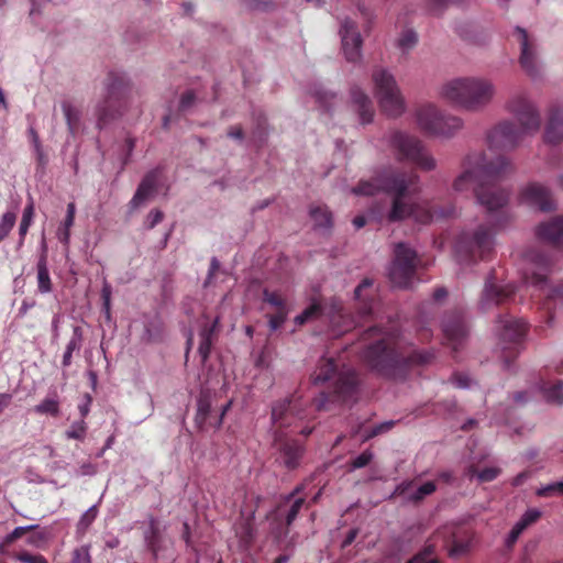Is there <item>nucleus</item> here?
Returning a JSON list of instances; mask_svg holds the SVG:
<instances>
[{"mask_svg": "<svg viewBox=\"0 0 563 563\" xmlns=\"http://www.w3.org/2000/svg\"><path fill=\"white\" fill-rule=\"evenodd\" d=\"M419 177L410 170H399L391 167L377 170L367 180H361L352 191L355 195L373 196L379 191L391 195L390 205H376L373 213L385 218L388 222H398L406 218H413L416 222L428 224L432 221L451 218L455 214L452 203L444 207L438 205L419 206L407 202V198L419 191Z\"/></svg>", "mask_w": 563, "mask_h": 563, "instance_id": "f257e3e1", "label": "nucleus"}, {"mask_svg": "<svg viewBox=\"0 0 563 563\" xmlns=\"http://www.w3.org/2000/svg\"><path fill=\"white\" fill-rule=\"evenodd\" d=\"M463 167L464 172L453 183L454 190L463 192L474 186L477 202L488 216H497L496 225L507 227L514 218L507 208L510 192L496 183L512 170L509 159L497 156L488 161L484 152H475L465 157Z\"/></svg>", "mask_w": 563, "mask_h": 563, "instance_id": "f03ea898", "label": "nucleus"}, {"mask_svg": "<svg viewBox=\"0 0 563 563\" xmlns=\"http://www.w3.org/2000/svg\"><path fill=\"white\" fill-rule=\"evenodd\" d=\"M361 341L362 360L377 374L388 378L404 377L409 368L431 363L434 354L426 350L405 351L394 332H384L374 325L364 331Z\"/></svg>", "mask_w": 563, "mask_h": 563, "instance_id": "7ed1b4c3", "label": "nucleus"}, {"mask_svg": "<svg viewBox=\"0 0 563 563\" xmlns=\"http://www.w3.org/2000/svg\"><path fill=\"white\" fill-rule=\"evenodd\" d=\"M302 397L297 393L277 401L272 407V422L274 427V446L278 452V460L289 470H296L305 453V446L296 439L288 437L284 431L290 428L291 433H300L308 437L314 427L299 428L298 422L308 418Z\"/></svg>", "mask_w": 563, "mask_h": 563, "instance_id": "20e7f679", "label": "nucleus"}, {"mask_svg": "<svg viewBox=\"0 0 563 563\" xmlns=\"http://www.w3.org/2000/svg\"><path fill=\"white\" fill-rule=\"evenodd\" d=\"M313 385H327L312 400L316 411H328L332 405L350 400L356 393L357 374L346 365L342 355L338 357L322 356L311 374Z\"/></svg>", "mask_w": 563, "mask_h": 563, "instance_id": "39448f33", "label": "nucleus"}, {"mask_svg": "<svg viewBox=\"0 0 563 563\" xmlns=\"http://www.w3.org/2000/svg\"><path fill=\"white\" fill-rule=\"evenodd\" d=\"M494 95V84L482 77L455 78L443 84L440 89L441 98L471 111L485 108Z\"/></svg>", "mask_w": 563, "mask_h": 563, "instance_id": "423d86ee", "label": "nucleus"}, {"mask_svg": "<svg viewBox=\"0 0 563 563\" xmlns=\"http://www.w3.org/2000/svg\"><path fill=\"white\" fill-rule=\"evenodd\" d=\"M490 217L493 218L490 225L479 224L474 230H465L459 234L454 243V253L460 263L475 264L490 258L495 247L493 228L500 229L496 225L497 216Z\"/></svg>", "mask_w": 563, "mask_h": 563, "instance_id": "0eeeda50", "label": "nucleus"}, {"mask_svg": "<svg viewBox=\"0 0 563 563\" xmlns=\"http://www.w3.org/2000/svg\"><path fill=\"white\" fill-rule=\"evenodd\" d=\"M526 258L533 266V269L531 273L525 274V280L545 292V300L542 303V308L547 310V322L551 324L556 308H563V282L554 288L548 289V273L552 266V260L545 253L532 249L526 253Z\"/></svg>", "mask_w": 563, "mask_h": 563, "instance_id": "6e6552de", "label": "nucleus"}, {"mask_svg": "<svg viewBox=\"0 0 563 563\" xmlns=\"http://www.w3.org/2000/svg\"><path fill=\"white\" fill-rule=\"evenodd\" d=\"M104 97L96 109L97 126L99 129L122 114L131 92V84L125 74L110 71L104 81Z\"/></svg>", "mask_w": 563, "mask_h": 563, "instance_id": "1a4fd4ad", "label": "nucleus"}, {"mask_svg": "<svg viewBox=\"0 0 563 563\" xmlns=\"http://www.w3.org/2000/svg\"><path fill=\"white\" fill-rule=\"evenodd\" d=\"M372 81L382 111L393 118L401 115L406 104L395 76L384 67H375L372 73Z\"/></svg>", "mask_w": 563, "mask_h": 563, "instance_id": "9d476101", "label": "nucleus"}, {"mask_svg": "<svg viewBox=\"0 0 563 563\" xmlns=\"http://www.w3.org/2000/svg\"><path fill=\"white\" fill-rule=\"evenodd\" d=\"M389 144L400 162H410L423 170L435 168V161L430 156L423 143L415 135L402 131H394Z\"/></svg>", "mask_w": 563, "mask_h": 563, "instance_id": "9b49d317", "label": "nucleus"}, {"mask_svg": "<svg viewBox=\"0 0 563 563\" xmlns=\"http://www.w3.org/2000/svg\"><path fill=\"white\" fill-rule=\"evenodd\" d=\"M417 121L424 133L434 136H452L463 125L459 117L443 114L433 104L420 107L417 111Z\"/></svg>", "mask_w": 563, "mask_h": 563, "instance_id": "f8f14e48", "label": "nucleus"}, {"mask_svg": "<svg viewBox=\"0 0 563 563\" xmlns=\"http://www.w3.org/2000/svg\"><path fill=\"white\" fill-rule=\"evenodd\" d=\"M497 323L501 357L505 366L509 367L519 354V346L526 335L527 325L522 320L509 316H499Z\"/></svg>", "mask_w": 563, "mask_h": 563, "instance_id": "ddd939ff", "label": "nucleus"}, {"mask_svg": "<svg viewBox=\"0 0 563 563\" xmlns=\"http://www.w3.org/2000/svg\"><path fill=\"white\" fill-rule=\"evenodd\" d=\"M394 261L389 269L391 284L399 288H409L413 284L417 268V253L406 243H398L394 250Z\"/></svg>", "mask_w": 563, "mask_h": 563, "instance_id": "4468645a", "label": "nucleus"}, {"mask_svg": "<svg viewBox=\"0 0 563 563\" xmlns=\"http://www.w3.org/2000/svg\"><path fill=\"white\" fill-rule=\"evenodd\" d=\"M506 109L511 113L521 130L530 135L536 134L541 126V117L537 107L523 93H517L509 98Z\"/></svg>", "mask_w": 563, "mask_h": 563, "instance_id": "2eb2a0df", "label": "nucleus"}, {"mask_svg": "<svg viewBox=\"0 0 563 563\" xmlns=\"http://www.w3.org/2000/svg\"><path fill=\"white\" fill-rule=\"evenodd\" d=\"M529 136L511 120H503L487 132V143L490 148L511 151L518 147Z\"/></svg>", "mask_w": 563, "mask_h": 563, "instance_id": "dca6fc26", "label": "nucleus"}, {"mask_svg": "<svg viewBox=\"0 0 563 563\" xmlns=\"http://www.w3.org/2000/svg\"><path fill=\"white\" fill-rule=\"evenodd\" d=\"M516 291L517 288L514 284H497L495 271H492L485 279L479 308L483 311H489L495 307L508 305L514 301Z\"/></svg>", "mask_w": 563, "mask_h": 563, "instance_id": "f3484780", "label": "nucleus"}, {"mask_svg": "<svg viewBox=\"0 0 563 563\" xmlns=\"http://www.w3.org/2000/svg\"><path fill=\"white\" fill-rule=\"evenodd\" d=\"M442 331L445 343L452 347L453 352H457L468 333L463 312L454 310L448 313L442 322Z\"/></svg>", "mask_w": 563, "mask_h": 563, "instance_id": "a211bd4d", "label": "nucleus"}, {"mask_svg": "<svg viewBox=\"0 0 563 563\" xmlns=\"http://www.w3.org/2000/svg\"><path fill=\"white\" fill-rule=\"evenodd\" d=\"M340 35L342 49L347 62L356 63L362 57L363 40L354 21L345 19L341 23Z\"/></svg>", "mask_w": 563, "mask_h": 563, "instance_id": "6ab92c4d", "label": "nucleus"}, {"mask_svg": "<svg viewBox=\"0 0 563 563\" xmlns=\"http://www.w3.org/2000/svg\"><path fill=\"white\" fill-rule=\"evenodd\" d=\"M520 200L530 207L541 211H551L555 208V202L551 191L537 183L529 184L520 194Z\"/></svg>", "mask_w": 563, "mask_h": 563, "instance_id": "aec40b11", "label": "nucleus"}, {"mask_svg": "<svg viewBox=\"0 0 563 563\" xmlns=\"http://www.w3.org/2000/svg\"><path fill=\"white\" fill-rule=\"evenodd\" d=\"M232 401H229L225 406H223L219 418H217L214 421H211L212 394L209 389H202L197 399V413L195 421L199 428H202L207 422H209V424L214 428H220L223 417L230 409Z\"/></svg>", "mask_w": 563, "mask_h": 563, "instance_id": "412c9836", "label": "nucleus"}, {"mask_svg": "<svg viewBox=\"0 0 563 563\" xmlns=\"http://www.w3.org/2000/svg\"><path fill=\"white\" fill-rule=\"evenodd\" d=\"M539 240L563 251V217H554L536 229Z\"/></svg>", "mask_w": 563, "mask_h": 563, "instance_id": "4be33fe9", "label": "nucleus"}, {"mask_svg": "<svg viewBox=\"0 0 563 563\" xmlns=\"http://www.w3.org/2000/svg\"><path fill=\"white\" fill-rule=\"evenodd\" d=\"M515 35L520 44V65L523 70L531 77L537 76V56L534 44L530 41L527 31L522 27L517 26Z\"/></svg>", "mask_w": 563, "mask_h": 563, "instance_id": "5701e85b", "label": "nucleus"}, {"mask_svg": "<svg viewBox=\"0 0 563 563\" xmlns=\"http://www.w3.org/2000/svg\"><path fill=\"white\" fill-rule=\"evenodd\" d=\"M161 176V169L155 168L148 172L140 183L133 198L130 201V206L133 209L139 208L150 197H152L157 188V183Z\"/></svg>", "mask_w": 563, "mask_h": 563, "instance_id": "b1692460", "label": "nucleus"}, {"mask_svg": "<svg viewBox=\"0 0 563 563\" xmlns=\"http://www.w3.org/2000/svg\"><path fill=\"white\" fill-rule=\"evenodd\" d=\"M330 324L335 334H343L355 327L353 317L347 314L342 305L333 300L328 311Z\"/></svg>", "mask_w": 563, "mask_h": 563, "instance_id": "393cba45", "label": "nucleus"}, {"mask_svg": "<svg viewBox=\"0 0 563 563\" xmlns=\"http://www.w3.org/2000/svg\"><path fill=\"white\" fill-rule=\"evenodd\" d=\"M351 100L356 108L362 124H367L373 121L374 107L371 98L358 87L351 88Z\"/></svg>", "mask_w": 563, "mask_h": 563, "instance_id": "a878e982", "label": "nucleus"}, {"mask_svg": "<svg viewBox=\"0 0 563 563\" xmlns=\"http://www.w3.org/2000/svg\"><path fill=\"white\" fill-rule=\"evenodd\" d=\"M544 141L550 144H558L563 141V110L552 108L549 114V121L545 126Z\"/></svg>", "mask_w": 563, "mask_h": 563, "instance_id": "bb28decb", "label": "nucleus"}, {"mask_svg": "<svg viewBox=\"0 0 563 563\" xmlns=\"http://www.w3.org/2000/svg\"><path fill=\"white\" fill-rule=\"evenodd\" d=\"M37 289L41 294H48L53 290V284L47 267V253L44 246L36 264Z\"/></svg>", "mask_w": 563, "mask_h": 563, "instance_id": "cd10ccee", "label": "nucleus"}, {"mask_svg": "<svg viewBox=\"0 0 563 563\" xmlns=\"http://www.w3.org/2000/svg\"><path fill=\"white\" fill-rule=\"evenodd\" d=\"M310 218L313 221L314 229L329 232L333 225L332 213L324 205L310 207Z\"/></svg>", "mask_w": 563, "mask_h": 563, "instance_id": "c85d7f7f", "label": "nucleus"}, {"mask_svg": "<svg viewBox=\"0 0 563 563\" xmlns=\"http://www.w3.org/2000/svg\"><path fill=\"white\" fill-rule=\"evenodd\" d=\"M69 133L74 136L80 129V110L69 100L60 103Z\"/></svg>", "mask_w": 563, "mask_h": 563, "instance_id": "c756f323", "label": "nucleus"}, {"mask_svg": "<svg viewBox=\"0 0 563 563\" xmlns=\"http://www.w3.org/2000/svg\"><path fill=\"white\" fill-rule=\"evenodd\" d=\"M159 528L156 519L151 518L148 523V531L145 534V541L147 544L148 551L152 553L153 558L156 560L159 552Z\"/></svg>", "mask_w": 563, "mask_h": 563, "instance_id": "7c9ffc66", "label": "nucleus"}, {"mask_svg": "<svg viewBox=\"0 0 563 563\" xmlns=\"http://www.w3.org/2000/svg\"><path fill=\"white\" fill-rule=\"evenodd\" d=\"M373 285V282L368 278L363 279L360 285L355 288L354 295L355 299L361 301L362 305L358 308L361 318H366L372 313V302L367 297L363 296V291L369 288Z\"/></svg>", "mask_w": 563, "mask_h": 563, "instance_id": "2f4dec72", "label": "nucleus"}, {"mask_svg": "<svg viewBox=\"0 0 563 563\" xmlns=\"http://www.w3.org/2000/svg\"><path fill=\"white\" fill-rule=\"evenodd\" d=\"M324 313L323 306L318 301L313 300L303 311L295 318V323L302 325L309 321L317 320Z\"/></svg>", "mask_w": 563, "mask_h": 563, "instance_id": "473e14b6", "label": "nucleus"}, {"mask_svg": "<svg viewBox=\"0 0 563 563\" xmlns=\"http://www.w3.org/2000/svg\"><path fill=\"white\" fill-rule=\"evenodd\" d=\"M34 218V205L33 201H31L23 210L22 219L19 225V245H23L25 236L29 232V229L32 224Z\"/></svg>", "mask_w": 563, "mask_h": 563, "instance_id": "72a5a7b5", "label": "nucleus"}, {"mask_svg": "<svg viewBox=\"0 0 563 563\" xmlns=\"http://www.w3.org/2000/svg\"><path fill=\"white\" fill-rule=\"evenodd\" d=\"M33 410L38 415L57 417L60 412L59 401L56 398L46 397Z\"/></svg>", "mask_w": 563, "mask_h": 563, "instance_id": "f704fd0d", "label": "nucleus"}, {"mask_svg": "<svg viewBox=\"0 0 563 563\" xmlns=\"http://www.w3.org/2000/svg\"><path fill=\"white\" fill-rule=\"evenodd\" d=\"M16 222V213L14 211H7L0 219V243L4 241L11 233Z\"/></svg>", "mask_w": 563, "mask_h": 563, "instance_id": "c9c22d12", "label": "nucleus"}, {"mask_svg": "<svg viewBox=\"0 0 563 563\" xmlns=\"http://www.w3.org/2000/svg\"><path fill=\"white\" fill-rule=\"evenodd\" d=\"M437 490L434 482L429 481L419 486L413 493L408 495V500L415 504L422 501L427 496L433 494Z\"/></svg>", "mask_w": 563, "mask_h": 563, "instance_id": "e433bc0d", "label": "nucleus"}, {"mask_svg": "<svg viewBox=\"0 0 563 563\" xmlns=\"http://www.w3.org/2000/svg\"><path fill=\"white\" fill-rule=\"evenodd\" d=\"M499 467H485L482 471H477L475 466H470L468 475L471 477L476 476L481 483H488L497 478L500 474Z\"/></svg>", "mask_w": 563, "mask_h": 563, "instance_id": "4c0bfd02", "label": "nucleus"}, {"mask_svg": "<svg viewBox=\"0 0 563 563\" xmlns=\"http://www.w3.org/2000/svg\"><path fill=\"white\" fill-rule=\"evenodd\" d=\"M79 330H80L79 328H75V330H74L75 336L73 339H70L66 345V351L63 355V361H62V364L64 367H68L71 364L73 352L80 347Z\"/></svg>", "mask_w": 563, "mask_h": 563, "instance_id": "58836bf2", "label": "nucleus"}, {"mask_svg": "<svg viewBox=\"0 0 563 563\" xmlns=\"http://www.w3.org/2000/svg\"><path fill=\"white\" fill-rule=\"evenodd\" d=\"M418 43V35L415 31L412 30H406L404 31L398 41H397V45L398 47L404 52V53H407L409 51H411Z\"/></svg>", "mask_w": 563, "mask_h": 563, "instance_id": "ea45409f", "label": "nucleus"}, {"mask_svg": "<svg viewBox=\"0 0 563 563\" xmlns=\"http://www.w3.org/2000/svg\"><path fill=\"white\" fill-rule=\"evenodd\" d=\"M263 301L267 302L272 307L276 308V311L288 310L286 300L277 291H271L268 289L263 290Z\"/></svg>", "mask_w": 563, "mask_h": 563, "instance_id": "a19ab883", "label": "nucleus"}, {"mask_svg": "<svg viewBox=\"0 0 563 563\" xmlns=\"http://www.w3.org/2000/svg\"><path fill=\"white\" fill-rule=\"evenodd\" d=\"M544 396L548 401L563 405V382H558L548 389H544Z\"/></svg>", "mask_w": 563, "mask_h": 563, "instance_id": "79ce46f5", "label": "nucleus"}, {"mask_svg": "<svg viewBox=\"0 0 563 563\" xmlns=\"http://www.w3.org/2000/svg\"><path fill=\"white\" fill-rule=\"evenodd\" d=\"M87 432V424L85 420H79L71 423L70 428L65 432L67 439L84 440Z\"/></svg>", "mask_w": 563, "mask_h": 563, "instance_id": "37998d69", "label": "nucleus"}, {"mask_svg": "<svg viewBox=\"0 0 563 563\" xmlns=\"http://www.w3.org/2000/svg\"><path fill=\"white\" fill-rule=\"evenodd\" d=\"M98 515L97 506H91L79 519L77 523V530L80 532H86L91 523L95 521Z\"/></svg>", "mask_w": 563, "mask_h": 563, "instance_id": "c03bdc74", "label": "nucleus"}, {"mask_svg": "<svg viewBox=\"0 0 563 563\" xmlns=\"http://www.w3.org/2000/svg\"><path fill=\"white\" fill-rule=\"evenodd\" d=\"M530 527L522 518H520L516 525L512 527V529L510 530L507 539H506V544L507 547H512L517 540L519 539V537L521 536V533L528 528Z\"/></svg>", "mask_w": 563, "mask_h": 563, "instance_id": "a18cd8bd", "label": "nucleus"}, {"mask_svg": "<svg viewBox=\"0 0 563 563\" xmlns=\"http://www.w3.org/2000/svg\"><path fill=\"white\" fill-rule=\"evenodd\" d=\"M37 528L36 525L26 526V527H16L11 533L7 534L3 544L10 545L15 542L18 539L22 538L25 533L33 531Z\"/></svg>", "mask_w": 563, "mask_h": 563, "instance_id": "49530a36", "label": "nucleus"}, {"mask_svg": "<svg viewBox=\"0 0 563 563\" xmlns=\"http://www.w3.org/2000/svg\"><path fill=\"white\" fill-rule=\"evenodd\" d=\"M537 495L540 497H550L553 495L563 496V481L554 482L547 486H543L537 490Z\"/></svg>", "mask_w": 563, "mask_h": 563, "instance_id": "de8ad7c7", "label": "nucleus"}, {"mask_svg": "<svg viewBox=\"0 0 563 563\" xmlns=\"http://www.w3.org/2000/svg\"><path fill=\"white\" fill-rule=\"evenodd\" d=\"M14 559L21 563H48L42 554H32L27 551H21L14 554Z\"/></svg>", "mask_w": 563, "mask_h": 563, "instance_id": "09e8293b", "label": "nucleus"}, {"mask_svg": "<svg viewBox=\"0 0 563 563\" xmlns=\"http://www.w3.org/2000/svg\"><path fill=\"white\" fill-rule=\"evenodd\" d=\"M69 563H91L89 545H81L75 549L71 553Z\"/></svg>", "mask_w": 563, "mask_h": 563, "instance_id": "8fccbe9b", "label": "nucleus"}, {"mask_svg": "<svg viewBox=\"0 0 563 563\" xmlns=\"http://www.w3.org/2000/svg\"><path fill=\"white\" fill-rule=\"evenodd\" d=\"M303 505H305V498H302V497L296 498L294 500V503L290 506V508L286 515V518H285L287 527L292 525V522L296 520V518Z\"/></svg>", "mask_w": 563, "mask_h": 563, "instance_id": "3c124183", "label": "nucleus"}, {"mask_svg": "<svg viewBox=\"0 0 563 563\" xmlns=\"http://www.w3.org/2000/svg\"><path fill=\"white\" fill-rule=\"evenodd\" d=\"M287 316H288V310L276 311L273 314H268L267 316L268 317V325H269L271 331L278 330L286 321Z\"/></svg>", "mask_w": 563, "mask_h": 563, "instance_id": "603ef678", "label": "nucleus"}, {"mask_svg": "<svg viewBox=\"0 0 563 563\" xmlns=\"http://www.w3.org/2000/svg\"><path fill=\"white\" fill-rule=\"evenodd\" d=\"M374 454L369 450H365L358 456L353 459L350 463L352 470H357L367 466L373 460Z\"/></svg>", "mask_w": 563, "mask_h": 563, "instance_id": "864d4df0", "label": "nucleus"}, {"mask_svg": "<svg viewBox=\"0 0 563 563\" xmlns=\"http://www.w3.org/2000/svg\"><path fill=\"white\" fill-rule=\"evenodd\" d=\"M395 426V421L389 420L374 426L366 434L365 440H369L379 434L386 433L391 430Z\"/></svg>", "mask_w": 563, "mask_h": 563, "instance_id": "5fc2aeb1", "label": "nucleus"}, {"mask_svg": "<svg viewBox=\"0 0 563 563\" xmlns=\"http://www.w3.org/2000/svg\"><path fill=\"white\" fill-rule=\"evenodd\" d=\"M220 319L217 317L211 324H206L200 331V339H209L211 342H213L218 328H219Z\"/></svg>", "mask_w": 563, "mask_h": 563, "instance_id": "6e6d98bb", "label": "nucleus"}, {"mask_svg": "<svg viewBox=\"0 0 563 563\" xmlns=\"http://www.w3.org/2000/svg\"><path fill=\"white\" fill-rule=\"evenodd\" d=\"M463 0H428V9L430 12L438 14L448 4L461 3Z\"/></svg>", "mask_w": 563, "mask_h": 563, "instance_id": "4d7b16f0", "label": "nucleus"}, {"mask_svg": "<svg viewBox=\"0 0 563 563\" xmlns=\"http://www.w3.org/2000/svg\"><path fill=\"white\" fill-rule=\"evenodd\" d=\"M164 219V213L159 209H153L145 220V227L147 229L155 228L158 223H161Z\"/></svg>", "mask_w": 563, "mask_h": 563, "instance_id": "13d9d810", "label": "nucleus"}, {"mask_svg": "<svg viewBox=\"0 0 563 563\" xmlns=\"http://www.w3.org/2000/svg\"><path fill=\"white\" fill-rule=\"evenodd\" d=\"M195 101H196V96H195L194 91L188 90V91L184 92L181 95L180 101H179V111H181V112L187 111L189 108H191L194 106Z\"/></svg>", "mask_w": 563, "mask_h": 563, "instance_id": "bf43d9fd", "label": "nucleus"}, {"mask_svg": "<svg viewBox=\"0 0 563 563\" xmlns=\"http://www.w3.org/2000/svg\"><path fill=\"white\" fill-rule=\"evenodd\" d=\"M431 554V551L427 549L415 555L408 563H439V561L435 558H432Z\"/></svg>", "mask_w": 563, "mask_h": 563, "instance_id": "052dcab7", "label": "nucleus"}, {"mask_svg": "<svg viewBox=\"0 0 563 563\" xmlns=\"http://www.w3.org/2000/svg\"><path fill=\"white\" fill-rule=\"evenodd\" d=\"M212 343L209 339H200V343L198 346V353L201 357V362L205 363L210 355Z\"/></svg>", "mask_w": 563, "mask_h": 563, "instance_id": "680f3d73", "label": "nucleus"}, {"mask_svg": "<svg viewBox=\"0 0 563 563\" xmlns=\"http://www.w3.org/2000/svg\"><path fill=\"white\" fill-rule=\"evenodd\" d=\"M316 99L321 107L328 110L331 106V100L335 99V95L319 90L316 92Z\"/></svg>", "mask_w": 563, "mask_h": 563, "instance_id": "e2e57ef3", "label": "nucleus"}, {"mask_svg": "<svg viewBox=\"0 0 563 563\" xmlns=\"http://www.w3.org/2000/svg\"><path fill=\"white\" fill-rule=\"evenodd\" d=\"M111 294V286L108 283H104L101 289V298L103 301V309L106 310L107 314L110 313Z\"/></svg>", "mask_w": 563, "mask_h": 563, "instance_id": "0e129e2a", "label": "nucleus"}, {"mask_svg": "<svg viewBox=\"0 0 563 563\" xmlns=\"http://www.w3.org/2000/svg\"><path fill=\"white\" fill-rule=\"evenodd\" d=\"M541 511L539 509L532 508L528 509L521 518L529 525L536 523L541 518Z\"/></svg>", "mask_w": 563, "mask_h": 563, "instance_id": "69168bd1", "label": "nucleus"}, {"mask_svg": "<svg viewBox=\"0 0 563 563\" xmlns=\"http://www.w3.org/2000/svg\"><path fill=\"white\" fill-rule=\"evenodd\" d=\"M75 214H76V206L74 202H69L67 205V212H66L65 220L63 222L64 227L71 228L74 225Z\"/></svg>", "mask_w": 563, "mask_h": 563, "instance_id": "338daca9", "label": "nucleus"}, {"mask_svg": "<svg viewBox=\"0 0 563 563\" xmlns=\"http://www.w3.org/2000/svg\"><path fill=\"white\" fill-rule=\"evenodd\" d=\"M92 401V397L89 394L85 395V402L78 405V410L80 412L81 419L85 420V418L88 416L90 410V405Z\"/></svg>", "mask_w": 563, "mask_h": 563, "instance_id": "774afa93", "label": "nucleus"}]
</instances>
